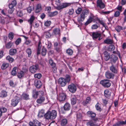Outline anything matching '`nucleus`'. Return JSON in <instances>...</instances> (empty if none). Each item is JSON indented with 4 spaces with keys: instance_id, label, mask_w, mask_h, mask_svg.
I'll use <instances>...</instances> for the list:
<instances>
[{
    "instance_id": "nucleus-3",
    "label": "nucleus",
    "mask_w": 126,
    "mask_h": 126,
    "mask_svg": "<svg viewBox=\"0 0 126 126\" xmlns=\"http://www.w3.org/2000/svg\"><path fill=\"white\" fill-rule=\"evenodd\" d=\"M69 91L71 92L74 93L76 91L77 88L75 85L73 83H71L68 86Z\"/></svg>"
},
{
    "instance_id": "nucleus-49",
    "label": "nucleus",
    "mask_w": 126,
    "mask_h": 126,
    "mask_svg": "<svg viewBox=\"0 0 126 126\" xmlns=\"http://www.w3.org/2000/svg\"><path fill=\"white\" fill-rule=\"evenodd\" d=\"M97 20L99 23L102 25L103 27L106 28V25L104 23V22L102 20H100L99 19H97Z\"/></svg>"
},
{
    "instance_id": "nucleus-52",
    "label": "nucleus",
    "mask_w": 126,
    "mask_h": 126,
    "mask_svg": "<svg viewBox=\"0 0 126 126\" xmlns=\"http://www.w3.org/2000/svg\"><path fill=\"white\" fill-rule=\"evenodd\" d=\"M66 81V82H69L70 80V76L69 75H66V79H65Z\"/></svg>"
},
{
    "instance_id": "nucleus-7",
    "label": "nucleus",
    "mask_w": 126,
    "mask_h": 126,
    "mask_svg": "<svg viewBox=\"0 0 126 126\" xmlns=\"http://www.w3.org/2000/svg\"><path fill=\"white\" fill-rule=\"evenodd\" d=\"M58 83L62 87L65 86L66 84V81L65 79L63 78H61L59 79Z\"/></svg>"
},
{
    "instance_id": "nucleus-8",
    "label": "nucleus",
    "mask_w": 126,
    "mask_h": 126,
    "mask_svg": "<svg viewBox=\"0 0 126 126\" xmlns=\"http://www.w3.org/2000/svg\"><path fill=\"white\" fill-rule=\"evenodd\" d=\"M30 126H41V123L36 120H34L33 122H30L29 123Z\"/></svg>"
},
{
    "instance_id": "nucleus-48",
    "label": "nucleus",
    "mask_w": 126,
    "mask_h": 126,
    "mask_svg": "<svg viewBox=\"0 0 126 126\" xmlns=\"http://www.w3.org/2000/svg\"><path fill=\"white\" fill-rule=\"evenodd\" d=\"M23 72L22 71H21L17 74V77L19 78H21L24 76Z\"/></svg>"
},
{
    "instance_id": "nucleus-35",
    "label": "nucleus",
    "mask_w": 126,
    "mask_h": 126,
    "mask_svg": "<svg viewBox=\"0 0 126 126\" xmlns=\"http://www.w3.org/2000/svg\"><path fill=\"white\" fill-rule=\"evenodd\" d=\"M105 43L108 44H111L112 43V40L110 39H107L104 40Z\"/></svg>"
},
{
    "instance_id": "nucleus-37",
    "label": "nucleus",
    "mask_w": 126,
    "mask_h": 126,
    "mask_svg": "<svg viewBox=\"0 0 126 126\" xmlns=\"http://www.w3.org/2000/svg\"><path fill=\"white\" fill-rule=\"evenodd\" d=\"M9 66V64L8 63H4L2 64L1 68V69L3 70L5 69L8 67Z\"/></svg>"
},
{
    "instance_id": "nucleus-10",
    "label": "nucleus",
    "mask_w": 126,
    "mask_h": 126,
    "mask_svg": "<svg viewBox=\"0 0 126 126\" xmlns=\"http://www.w3.org/2000/svg\"><path fill=\"white\" fill-rule=\"evenodd\" d=\"M105 76L106 78L109 79H114V74H113L108 71L106 72Z\"/></svg>"
},
{
    "instance_id": "nucleus-36",
    "label": "nucleus",
    "mask_w": 126,
    "mask_h": 126,
    "mask_svg": "<svg viewBox=\"0 0 126 126\" xmlns=\"http://www.w3.org/2000/svg\"><path fill=\"white\" fill-rule=\"evenodd\" d=\"M34 17L33 16H31L30 19L28 20V22L30 23L31 26H32V23L34 19Z\"/></svg>"
},
{
    "instance_id": "nucleus-61",
    "label": "nucleus",
    "mask_w": 126,
    "mask_h": 126,
    "mask_svg": "<svg viewBox=\"0 0 126 126\" xmlns=\"http://www.w3.org/2000/svg\"><path fill=\"white\" fill-rule=\"evenodd\" d=\"M55 49L57 52H59L61 51V46H59V47H58L55 48Z\"/></svg>"
},
{
    "instance_id": "nucleus-55",
    "label": "nucleus",
    "mask_w": 126,
    "mask_h": 126,
    "mask_svg": "<svg viewBox=\"0 0 126 126\" xmlns=\"http://www.w3.org/2000/svg\"><path fill=\"white\" fill-rule=\"evenodd\" d=\"M66 53L69 55H72L73 53V51L71 49H69L66 50Z\"/></svg>"
},
{
    "instance_id": "nucleus-23",
    "label": "nucleus",
    "mask_w": 126,
    "mask_h": 126,
    "mask_svg": "<svg viewBox=\"0 0 126 126\" xmlns=\"http://www.w3.org/2000/svg\"><path fill=\"white\" fill-rule=\"evenodd\" d=\"M42 46L41 43L40 41H39L38 43V48L37 50V55H38L40 54V50L41 49V47Z\"/></svg>"
},
{
    "instance_id": "nucleus-17",
    "label": "nucleus",
    "mask_w": 126,
    "mask_h": 126,
    "mask_svg": "<svg viewBox=\"0 0 126 126\" xmlns=\"http://www.w3.org/2000/svg\"><path fill=\"white\" fill-rule=\"evenodd\" d=\"M50 115L52 119H55L57 116V112L55 110H53L50 111Z\"/></svg>"
},
{
    "instance_id": "nucleus-2",
    "label": "nucleus",
    "mask_w": 126,
    "mask_h": 126,
    "mask_svg": "<svg viewBox=\"0 0 126 126\" xmlns=\"http://www.w3.org/2000/svg\"><path fill=\"white\" fill-rule=\"evenodd\" d=\"M100 83L103 87L106 88H109L111 85V83L109 80L104 79L101 80L100 82Z\"/></svg>"
},
{
    "instance_id": "nucleus-39",
    "label": "nucleus",
    "mask_w": 126,
    "mask_h": 126,
    "mask_svg": "<svg viewBox=\"0 0 126 126\" xmlns=\"http://www.w3.org/2000/svg\"><path fill=\"white\" fill-rule=\"evenodd\" d=\"M67 123V120L66 119H63L61 122V125L62 126H64Z\"/></svg>"
},
{
    "instance_id": "nucleus-60",
    "label": "nucleus",
    "mask_w": 126,
    "mask_h": 126,
    "mask_svg": "<svg viewBox=\"0 0 126 126\" xmlns=\"http://www.w3.org/2000/svg\"><path fill=\"white\" fill-rule=\"evenodd\" d=\"M91 101V99L90 97H87L86 100L85 101V103L86 104H88L89 102Z\"/></svg>"
},
{
    "instance_id": "nucleus-45",
    "label": "nucleus",
    "mask_w": 126,
    "mask_h": 126,
    "mask_svg": "<svg viewBox=\"0 0 126 126\" xmlns=\"http://www.w3.org/2000/svg\"><path fill=\"white\" fill-rule=\"evenodd\" d=\"M26 52L28 54V57H30L32 54V51L31 48H28L26 49Z\"/></svg>"
},
{
    "instance_id": "nucleus-51",
    "label": "nucleus",
    "mask_w": 126,
    "mask_h": 126,
    "mask_svg": "<svg viewBox=\"0 0 126 126\" xmlns=\"http://www.w3.org/2000/svg\"><path fill=\"white\" fill-rule=\"evenodd\" d=\"M8 36L10 39L12 40L14 38V34L12 32H10Z\"/></svg>"
},
{
    "instance_id": "nucleus-16",
    "label": "nucleus",
    "mask_w": 126,
    "mask_h": 126,
    "mask_svg": "<svg viewBox=\"0 0 126 126\" xmlns=\"http://www.w3.org/2000/svg\"><path fill=\"white\" fill-rule=\"evenodd\" d=\"M34 85L37 88H40L42 85V83L39 80H35V81Z\"/></svg>"
},
{
    "instance_id": "nucleus-64",
    "label": "nucleus",
    "mask_w": 126,
    "mask_h": 126,
    "mask_svg": "<svg viewBox=\"0 0 126 126\" xmlns=\"http://www.w3.org/2000/svg\"><path fill=\"white\" fill-rule=\"evenodd\" d=\"M121 125V123L120 120L118 121L117 123H116L113 126H119Z\"/></svg>"
},
{
    "instance_id": "nucleus-38",
    "label": "nucleus",
    "mask_w": 126,
    "mask_h": 126,
    "mask_svg": "<svg viewBox=\"0 0 126 126\" xmlns=\"http://www.w3.org/2000/svg\"><path fill=\"white\" fill-rule=\"evenodd\" d=\"M125 29V27H122L121 26L118 25L116 27V29L117 32H119L121 30H124Z\"/></svg>"
},
{
    "instance_id": "nucleus-34",
    "label": "nucleus",
    "mask_w": 126,
    "mask_h": 126,
    "mask_svg": "<svg viewBox=\"0 0 126 126\" xmlns=\"http://www.w3.org/2000/svg\"><path fill=\"white\" fill-rule=\"evenodd\" d=\"M47 49L44 46L43 47L42 49L41 54L43 56H45L47 53Z\"/></svg>"
},
{
    "instance_id": "nucleus-24",
    "label": "nucleus",
    "mask_w": 126,
    "mask_h": 126,
    "mask_svg": "<svg viewBox=\"0 0 126 126\" xmlns=\"http://www.w3.org/2000/svg\"><path fill=\"white\" fill-rule=\"evenodd\" d=\"M77 98L74 96H72L71 99V103L72 105L75 104L76 102Z\"/></svg>"
},
{
    "instance_id": "nucleus-5",
    "label": "nucleus",
    "mask_w": 126,
    "mask_h": 126,
    "mask_svg": "<svg viewBox=\"0 0 126 126\" xmlns=\"http://www.w3.org/2000/svg\"><path fill=\"white\" fill-rule=\"evenodd\" d=\"M92 36L93 39L94 40H96L98 38V40L99 41L102 39V38L101 37V34L98 33L97 32H93Z\"/></svg>"
},
{
    "instance_id": "nucleus-31",
    "label": "nucleus",
    "mask_w": 126,
    "mask_h": 126,
    "mask_svg": "<svg viewBox=\"0 0 126 126\" xmlns=\"http://www.w3.org/2000/svg\"><path fill=\"white\" fill-rule=\"evenodd\" d=\"M13 44V43L10 42L5 44V46L7 48L9 49L11 47Z\"/></svg>"
},
{
    "instance_id": "nucleus-42",
    "label": "nucleus",
    "mask_w": 126,
    "mask_h": 126,
    "mask_svg": "<svg viewBox=\"0 0 126 126\" xmlns=\"http://www.w3.org/2000/svg\"><path fill=\"white\" fill-rule=\"evenodd\" d=\"M6 59L8 60L10 63H12L14 61V59L12 57L9 55L6 57Z\"/></svg>"
},
{
    "instance_id": "nucleus-32",
    "label": "nucleus",
    "mask_w": 126,
    "mask_h": 126,
    "mask_svg": "<svg viewBox=\"0 0 126 126\" xmlns=\"http://www.w3.org/2000/svg\"><path fill=\"white\" fill-rule=\"evenodd\" d=\"M41 5L40 4H38L36 6V9L35 10V12L37 13H39L41 10Z\"/></svg>"
},
{
    "instance_id": "nucleus-18",
    "label": "nucleus",
    "mask_w": 126,
    "mask_h": 126,
    "mask_svg": "<svg viewBox=\"0 0 126 126\" xmlns=\"http://www.w3.org/2000/svg\"><path fill=\"white\" fill-rule=\"evenodd\" d=\"M110 56L109 54L106 51L104 52V60L107 61H108L110 58Z\"/></svg>"
},
{
    "instance_id": "nucleus-43",
    "label": "nucleus",
    "mask_w": 126,
    "mask_h": 126,
    "mask_svg": "<svg viewBox=\"0 0 126 126\" xmlns=\"http://www.w3.org/2000/svg\"><path fill=\"white\" fill-rule=\"evenodd\" d=\"M34 10V7L33 6H30L28 7L27 9V12L29 13H30L32 11Z\"/></svg>"
},
{
    "instance_id": "nucleus-1",
    "label": "nucleus",
    "mask_w": 126,
    "mask_h": 126,
    "mask_svg": "<svg viewBox=\"0 0 126 126\" xmlns=\"http://www.w3.org/2000/svg\"><path fill=\"white\" fill-rule=\"evenodd\" d=\"M88 13V11L86 9H84L82 11L80 14V17L78 18V20L80 23L83 21Z\"/></svg>"
},
{
    "instance_id": "nucleus-50",
    "label": "nucleus",
    "mask_w": 126,
    "mask_h": 126,
    "mask_svg": "<svg viewBox=\"0 0 126 126\" xmlns=\"http://www.w3.org/2000/svg\"><path fill=\"white\" fill-rule=\"evenodd\" d=\"M49 63L50 65L53 67L56 66L55 63L53 62V61L51 59H50L49 60Z\"/></svg>"
},
{
    "instance_id": "nucleus-44",
    "label": "nucleus",
    "mask_w": 126,
    "mask_h": 126,
    "mask_svg": "<svg viewBox=\"0 0 126 126\" xmlns=\"http://www.w3.org/2000/svg\"><path fill=\"white\" fill-rule=\"evenodd\" d=\"M44 34L46 37L47 38H50L51 35V34L50 32H45Z\"/></svg>"
},
{
    "instance_id": "nucleus-28",
    "label": "nucleus",
    "mask_w": 126,
    "mask_h": 126,
    "mask_svg": "<svg viewBox=\"0 0 126 126\" xmlns=\"http://www.w3.org/2000/svg\"><path fill=\"white\" fill-rule=\"evenodd\" d=\"M7 96V92L4 90H2L1 92L0 97H6Z\"/></svg>"
},
{
    "instance_id": "nucleus-29",
    "label": "nucleus",
    "mask_w": 126,
    "mask_h": 126,
    "mask_svg": "<svg viewBox=\"0 0 126 126\" xmlns=\"http://www.w3.org/2000/svg\"><path fill=\"white\" fill-rule=\"evenodd\" d=\"M40 91L39 92L36 91L35 90H34L33 91V97L34 98H37L38 94H39Z\"/></svg>"
},
{
    "instance_id": "nucleus-15",
    "label": "nucleus",
    "mask_w": 126,
    "mask_h": 126,
    "mask_svg": "<svg viewBox=\"0 0 126 126\" xmlns=\"http://www.w3.org/2000/svg\"><path fill=\"white\" fill-rule=\"evenodd\" d=\"M110 70L113 73L116 74L117 73L118 70L116 67L114 66L113 64L110 67Z\"/></svg>"
},
{
    "instance_id": "nucleus-58",
    "label": "nucleus",
    "mask_w": 126,
    "mask_h": 126,
    "mask_svg": "<svg viewBox=\"0 0 126 126\" xmlns=\"http://www.w3.org/2000/svg\"><path fill=\"white\" fill-rule=\"evenodd\" d=\"M74 12V10L73 9H69L68 12V14L70 15H72Z\"/></svg>"
},
{
    "instance_id": "nucleus-47",
    "label": "nucleus",
    "mask_w": 126,
    "mask_h": 126,
    "mask_svg": "<svg viewBox=\"0 0 126 126\" xmlns=\"http://www.w3.org/2000/svg\"><path fill=\"white\" fill-rule=\"evenodd\" d=\"M42 76V75L40 73H36L34 75V77L38 79H40L41 78Z\"/></svg>"
},
{
    "instance_id": "nucleus-27",
    "label": "nucleus",
    "mask_w": 126,
    "mask_h": 126,
    "mask_svg": "<svg viewBox=\"0 0 126 126\" xmlns=\"http://www.w3.org/2000/svg\"><path fill=\"white\" fill-rule=\"evenodd\" d=\"M7 111V109L5 107L0 108V117L2 116L3 113L6 112Z\"/></svg>"
},
{
    "instance_id": "nucleus-25",
    "label": "nucleus",
    "mask_w": 126,
    "mask_h": 126,
    "mask_svg": "<svg viewBox=\"0 0 126 126\" xmlns=\"http://www.w3.org/2000/svg\"><path fill=\"white\" fill-rule=\"evenodd\" d=\"M58 12L57 11L48 13V15L50 17H51L57 15Z\"/></svg>"
},
{
    "instance_id": "nucleus-26",
    "label": "nucleus",
    "mask_w": 126,
    "mask_h": 126,
    "mask_svg": "<svg viewBox=\"0 0 126 126\" xmlns=\"http://www.w3.org/2000/svg\"><path fill=\"white\" fill-rule=\"evenodd\" d=\"M22 98L23 99L27 100L29 99V95L28 94L26 93H23L21 96Z\"/></svg>"
},
{
    "instance_id": "nucleus-33",
    "label": "nucleus",
    "mask_w": 126,
    "mask_h": 126,
    "mask_svg": "<svg viewBox=\"0 0 126 126\" xmlns=\"http://www.w3.org/2000/svg\"><path fill=\"white\" fill-rule=\"evenodd\" d=\"M93 19V18L90 16L87 20V21L84 23V25L86 26L87 25L92 21Z\"/></svg>"
},
{
    "instance_id": "nucleus-63",
    "label": "nucleus",
    "mask_w": 126,
    "mask_h": 126,
    "mask_svg": "<svg viewBox=\"0 0 126 126\" xmlns=\"http://www.w3.org/2000/svg\"><path fill=\"white\" fill-rule=\"evenodd\" d=\"M51 23V21H47L45 23V25L46 26H49Z\"/></svg>"
},
{
    "instance_id": "nucleus-40",
    "label": "nucleus",
    "mask_w": 126,
    "mask_h": 126,
    "mask_svg": "<svg viewBox=\"0 0 126 126\" xmlns=\"http://www.w3.org/2000/svg\"><path fill=\"white\" fill-rule=\"evenodd\" d=\"M100 104L98 103H97L95 105V107L97 110L100 112L102 110V109L100 108Z\"/></svg>"
},
{
    "instance_id": "nucleus-62",
    "label": "nucleus",
    "mask_w": 126,
    "mask_h": 126,
    "mask_svg": "<svg viewBox=\"0 0 126 126\" xmlns=\"http://www.w3.org/2000/svg\"><path fill=\"white\" fill-rule=\"evenodd\" d=\"M5 19L4 17H1L0 20V22L2 24H4L5 23Z\"/></svg>"
},
{
    "instance_id": "nucleus-9",
    "label": "nucleus",
    "mask_w": 126,
    "mask_h": 126,
    "mask_svg": "<svg viewBox=\"0 0 126 126\" xmlns=\"http://www.w3.org/2000/svg\"><path fill=\"white\" fill-rule=\"evenodd\" d=\"M96 5L97 7L101 9H103L105 7V4L102 2V0H97Z\"/></svg>"
},
{
    "instance_id": "nucleus-59",
    "label": "nucleus",
    "mask_w": 126,
    "mask_h": 126,
    "mask_svg": "<svg viewBox=\"0 0 126 126\" xmlns=\"http://www.w3.org/2000/svg\"><path fill=\"white\" fill-rule=\"evenodd\" d=\"M21 38H19L15 41V43L16 45H18L21 42Z\"/></svg>"
},
{
    "instance_id": "nucleus-22",
    "label": "nucleus",
    "mask_w": 126,
    "mask_h": 126,
    "mask_svg": "<svg viewBox=\"0 0 126 126\" xmlns=\"http://www.w3.org/2000/svg\"><path fill=\"white\" fill-rule=\"evenodd\" d=\"M17 53V50L16 49L12 48L9 51V54L11 56L15 55Z\"/></svg>"
},
{
    "instance_id": "nucleus-30",
    "label": "nucleus",
    "mask_w": 126,
    "mask_h": 126,
    "mask_svg": "<svg viewBox=\"0 0 126 126\" xmlns=\"http://www.w3.org/2000/svg\"><path fill=\"white\" fill-rule=\"evenodd\" d=\"M105 96L107 98L110 97V93L108 90H105L104 91Z\"/></svg>"
},
{
    "instance_id": "nucleus-21",
    "label": "nucleus",
    "mask_w": 126,
    "mask_h": 126,
    "mask_svg": "<svg viewBox=\"0 0 126 126\" xmlns=\"http://www.w3.org/2000/svg\"><path fill=\"white\" fill-rule=\"evenodd\" d=\"M71 108L70 104L68 103H66L63 106V109L65 110H69Z\"/></svg>"
},
{
    "instance_id": "nucleus-13",
    "label": "nucleus",
    "mask_w": 126,
    "mask_h": 126,
    "mask_svg": "<svg viewBox=\"0 0 126 126\" xmlns=\"http://www.w3.org/2000/svg\"><path fill=\"white\" fill-rule=\"evenodd\" d=\"M118 59V57L115 55H112V56L111 58L110 59V63L112 65L114 63H116Z\"/></svg>"
},
{
    "instance_id": "nucleus-19",
    "label": "nucleus",
    "mask_w": 126,
    "mask_h": 126,
    "mask_svg": "<svg viewBox=\"0 0 126 126\" xmlns=\"http://www.w3.org/2000/svg\"><path fill=\"white\" fill-rule=\"evenodd\" d=\"M87 115L92 119L94 118L96 116L94 112L90 111H89L87 112Z\"/></svg>"
},
{
    "instance_id": "nucleus-14",
    "label": "nucleus",
    "mask_w": 126,
    "mask_h": 126,
    "mask_svg": "<svg viewBox=\"0 0 126 126\" xmlns=\"http://www.w3.org/2000/svg\"><path fill=\"white\" fill-rule=\"evenodd\" d=\"M44 116L46 119L47 120H52L51 117L50 115V111H48L47 113L45 114Z\"/></svg>"
},
{
    "instance_id": "nucleus-6",
    "label": "nucleus",
    "mask_w": 126,
    "mask_h": 126,
    "mask_svg": "<svg viewBox=\"0 0 126 126\" xmlns=\"http://www.w3.org/2000/svg\"><path fill=\"white\" fill-rule=\"evenodd\" d=\"M38 68V65L36 64L35 65L31 66L29 68L30 71L32 73L36 72Z\"/></svg>"
},
{
    "instance_id": "nucleus-54",
    "label": "nucleus",
    "mask_w": 126,
    "mask_h": 126,
    "mask_svg": "<svg viewBox=\"0 0 126 126\" xmlns=\"http://www.w3.org/2000/svg\"><path fill=\"white\" fill-rule=\"evenodd\" d=\"M87 126H94V123L92 121H90L87 123Z\"/></svg>"
},
{
    "instance_id": "nucleus-12",
    "label": "nucleus",
    "mask_w": 126,
    "mask_h": 126,
    "mask_svg": "<svg viewBox=\"0 0 126 126\" xmlns=\"http://www.w3.org/2000/svg\"><path fill=\"white\" fill-rule=\"evenodd\" d=\"M66 98L65 94L63 93H60L58 98V100L60 101H64Z\"/></svg>"
},
{
    "instance_id": "nucleus-56",
    "label": "nucleus",
    "mask_w": 126,
    "mask_h": 126,
    "mask_svg": "<svg viewBox=\"0 0 126 126\" xmlns=\"http://www.w3.org/2000/svg\"><path fill=\"white\" fill-rule=\"evenodd\" d=\"M82 9L81 8H78L76 11V12L77 14H79L82 11Z\"/></svg>"
},
{
    "instance_id": "nucleus-20",
    "label": "nucleus",
    "mask_w": 126,
    "mask_h": 126,
    "mask_svg": "<svg viewBox=\"0 0 126 126\" xmlns=\"http://www.w3.org/2000/svg\"><path fill=\"white\" fill-rule=\"evenodd\" d=\"M45 100V98L43 96L40 97L37 100V102L38 104H40L44 102Z\"/></svg>"
},
{
    "instance_id": "nucleus-53",
    "label": "nucleus",
    "mask_w": 126,
    "mask_h": 126,
    "mask_svg": "<svg viewBox=\"0 0 126 126\" xmlns=\"http://www.w3.org/2000/svg\"><path fill=\"white\" fill-rule=\"evenodd\" d=\"M17 15L18 16L21 17L23 16L22 11H18L17 13Z\"/></svg>"
},
{
    "instance_id": "nucleus-46",
    "label": "nucleus",
    "mask_w": 126,
    "mask_h": 126,
    "mask_svg": "<svg viewBox=\"0 0 126 126\" xmlns=\"http://www.w3.org/2000/svg\"><path fill=\"white\" fill-rule=\"evenodd\" d=\"M17 69L16 67H14L13 69L11 72L12 75L14 76H15L16 74V70Z\"/></svg>"
},
{
    "instance_id": "nucleus-57",
    "label": "nucleus",
    "mask_w": 126,
    "mask_h": 126,
    "mask_svg": "<svg viewBox=\"0 0 126 126\" xmlns=\"http://www.w3.org/2000/svg\"><path fill=\"white\" fill-rule=\"evenodd\" d=\"M120 12L119 11H117L115 12L114 14V16L116 17H118L120 15Z\"/></svg>"
},
{
    "instance_id": "nucleus-4",
    "label": "nucleus",
    "mask_w": 126,
    "mask_h": 126,
    "mask_svg": "<svg viewBox=\"0 0 126 126\" xmlns=\"http://www.w3.org/2000/svg\"><path fill=\"white\" fill-rule=\"evenodd\" d=\"M20 98L16 96L12 100L11 104L13 106H16L20 101Z\"/></svg>"
},
{
    "instance_id": "nucleus-11",
    "label": "nucleus",
    "mask_w": 126,
    "mask_h": 126,
    "mask_svg": "<svg viewBox=\"0 0 126 126\" xmlns=\"http://www.w3.org/2000/svg\"><path fill=\"white\" fill-rule=\"evenodd\" d=\"M70 5L71 4L70 3H63L62 5H60L58 6L57 7L56 9L58 10H60L63 8H66Z\"/></svg>"
},
{
    "instance_id": "nucleus-41",
    "label": "nucleus",
    "mask_w": 126,
    "mask_h": 126,
    "mask_svg": "<svg viewBox=\"0 0 126 126\" xmlns=\"http://www.w3.org/2000/svg\"><path fill=\"white\" fill-rule=\"evenodd\" d=\"M115 49L114 46L113 45H111L108 47V51H113Z\"/></svg>"
}]
</instances>
